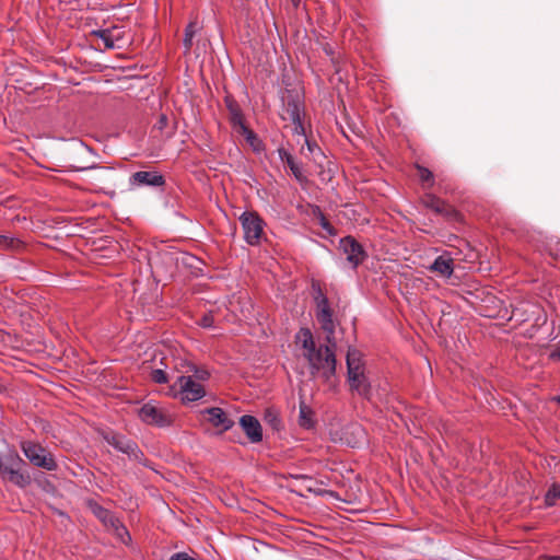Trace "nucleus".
<instances>
[{"instance_id":"f257e3e1","label":"nucleus","mask_w":560,"mask_h":560,"mask_svg":"<svg viewBox=\"0 0 560 560\" xmlns=\"http://www.w3.org/2000/svg\"><path fill=\"white\" fill-rule=\"evenodd\" d=\"M296 345H301L304 350L303 357L306 359L312 376H319L323 382L335 387L336 376V341L335 339L328 345L319 346L316 343L312 331L308 328H301L295 335Z\"/></svg>"},{"instance_id":"f03ea898","label":"nucleus","mask_w":560,"mask_h":560,"mask_svg":"<svg viewBox=\"0 0 560 560\" xmlns=\"http://www.w3.org/2000/svg\"><path fill=\"white\" fill-rule=\"evenodd\" d=\"M0 476L4 481H9L20 488H26L32 483L27 464L15 448H9L5 454H0Z\"/></svg>"},{"instance_id":"7ed1b4c3","label":"nucleus","mask_w":560,"mask_h":560,"mask_svg":"<svg viewBox=\"0 0 560 560\" xmlns=\"http://www.w3.org/2000/svg\"><path fill=\"white\" fill-rule=\"evenodd\" d=\"M312 294L316 304V319L320 324L322 329L326 332L327 342H330L334 340L335 335L334 312L318 281L312 282Z\"/></svg>"},{"instance_id":"20e7f679","label":"nucleus","mask_w":560,"mask_h":560,"mask_svg":"<svg viewBox=\"0 0 560 560\" xmlns=\"http://www.w3.org/2000/svg\"><path fill=\"white\" fill-rule=\"evenodd\" d=\"M102 436L115 450L126 454L129 459L138 462L144 467L150 466L144 453L135 441L115 432H103Z\"/></svg>"},{"instance_id":"39448f33","label":"nucleus","mask_w":560,"mask_h":560,"mask_svg":"<svg viewBox=\"0 0 560 560\" xmlns=\"http://www.w3.org/2000/svg\"><path fill=\"white\" fill-rule=\"evenodd\" d=\"M21 448L26 458L34 466L46 469L48 471H52L58 468L52 454L40 444L32 441H23L21 442Z\"/></svg>"},{"instance_id":"423d86ee","label":"nucleus","mask_w":560,"mask_h":560,"mask_svg":"<svg viewBox=\"0 0 560 560\" xmlns=\"http://www.w3.org/2000/svg\"><path fill=\"white\" fill-rule=\"evenodd\" d=\"M240 221L246 243L252 246L258 245L265 226L262 218L256 211H245L240 215Z\"/></svg>"},{"instance_id":"0eeeda50","label":"nucleus","mask_w":560,"mask_h":560,"mask_svg":"<svg viewBox=\"0 0 560 560\" xmlns=\"http://www.w3.org/2000/svg\"><path fill=\"white\" fill-rule=\"evenodd\" d=\"M89 508L92 513L106 526L112 528L115 534L121 538L122 542H126L124 537L128 540H131L130 534L127 530L126 526L120 522V520L109 510L105 509L101 504L95 501L89 502Z\"/></svg>"},{"instance_id":"6e6552de","label":"nucleus","mask_w":560,"mask_h":560,"mask_svg":"<svg viewBox=\"0 0 560 560\" xmlns=\"http://www.w3.org/2000/svg\"><path fill=\"white\" fill-rule=\"evenodd\" d=\"M421 203L427 209L432 210L434 213L442 215L447 222H462L463 215L452 205L447 203L440 197L433 194H424L421 197Z\"/></svg>"},{"instance_id":"1a4fd4ad","label":"nucleus","mask_w":560,"mask_h":560,"mask_svg":"<svg viewBox=\"0 0 560 560\" xmlns=\"http://www.w3.org/2000/svg\"><path fill=\"white\" fill-rule=\"evenodd\" d=\"M175 386L178 387V394L183 402L197 401L206 395L203 385L196 382L191 375L178 376Z\"/></svg>"},{"instance_id":"9d476101","label":"nucleus","mask_w":560,"mask_h":560,"mask_svg":"<svg viewBox=\"0 0 560 560\" xmlns=\"http://www.w3.org/2000/svg\"><path fill=\"white\" fill-rule=\"evenodd\" d=\"M339 248L346 255L347 260L353 268L361 265L368 257L363 246L351 235L340 240Z\"/></svg>"},{"instance_id":"9b49d317","label":"nucleus","mask_w":560,"mask_h":560,"mask_svg":"<svg viewBox=\"0 0 560 560\" xmlns=\"http://www.w3.org/2000/svg\"><path fill=\"white\" fill-rule=\"evenodd\" d=\"M138 416L144 423L149 425H156L160 428L168 427L172 424V418L162 409L152 404H144L139 410Z\"/></svg>"},{"instance_id":"f8f14e48","label":"nucleus","mask_w":560,"mask_h":560,"mask_svg":"<svg viewBox=\"0 0 560 560\" xmlns=\"http://www.w3.org/2000/svg\"><path fill=\"white\" fill-rule=\"evenodd\" d=\"M282 101L284 108V115H282V119L298 121L299 118L302 117L301 115L304 109V103L300 94L295 91L287 90Z\"/></svg>"},{"instance_id":"ddd939ff","label":"nucleus","mask_w":560,"mask_h":560,"mask_svg":"<svg viewBox=\"0 0 560 560\" xmlns=\"http://www.w3.org/2000/svg\"><path fill=\"white\" fill-rule=\"evenodd\" d=\"M131 186H153L161 187L165 185V177L158 171H138L130 176Z\"/></svg>"},{"instance_id":"4468645a","label":"nucleus","mask_w":560,"mask_h":560,"mask_svg":"<svg viewBox=\"0 0 560 560\" xmlns=\"http://www.w3.org/2000/svg\"><path fill=\"white\" fill-rule=\"evenodd\" d=\"M240 425L250 443H260L262 441V428L258 419L250 415H244L240 418Z\"/></svg>"},{"instance_id":"2eb2a0df","label":"nucleus","mask_w":560,"mask_h":560,"mask_svg":"<svg viewBox=\"0 0 560 560\" xmlns=\"http://www.w3.org/2000/svg\"><path fill=\"white\" fill-rule=\"evenodd\" d=\"M224 104L229 112V121L232 128L237 131L242 126H246L245 116L238 102L231 95L228 94L224 97Z\"/></svg>"},{"instance_id":"dca6fc26","label":"nucleus","mask_w":560,"mask_h":560,"mask_svg":"<svg viewBox=\"0 0 560 560\" xmlns=\"http://www.w3.org/2000/svg\"><path fill=\"white\" fill-rule=\"evenodd\" d=\"M203 413L208 415L207 420L215 428H220L221 432L230 430L234 425V421L230 419L226 412L219 407L207 408Z\"/></svg>"},{"instance_id":"f3484780","label":"nucleus","mask_w":560,"mask_h":560,"mask_svg":"<svg viewBox=\"0 0 560 560\" xmlns=\"http://www.w3.org/2000/svg\"><path fill=\"white\" fill-rule=\"evenodd\" d=\"M351 393L370 400L372 396V386L365 374L359 376H350L347 378Z\"/></svg>"},{"instance_id":"a211bd4d","label":"nucleus","mask_w":560,"mask_h":560,"mask_svg":"<svg viewBox=\"0 0 560 560\" xmlns=\"http://www.w3.org/2000/svg\"><path fill=\"white\" fill-rule=\"evenodd\" d=\"M347 363V378L350 376H359L365 374L364 362L362 353L355 348H349L346 357Z\"/></svg>"},{"instance_id":"6ab92c4d","label":"nucleus","mask_w":560,"mask_h":560,"mask_svg":"<svg viewBox=\"0 0 560 560\" xmlns=\"http://www.w3.org/2000/svg\"><path fill=\"white\" fill-rule=\"evenodd\" d=\"M278 154H279L280 160L288 165L292 175L295 177V179L300 184L303 185L308 182L307 177L304 175V173L302 171V167L300 166V164L295 161V159L289 151H287L284 148H279Z\"/></svg>"},{"instance_id":"aec40b11","label":"nucleus","mask_w":560,"mask_h":560,"mask_svg":"<svg viewBox=\"0 0 560 560\" xmlns=\"http://www.w3.org/2000/svg\"><path fill=\"white\" fill-rule=\"evenodd\" d=\"M429 270L444 278H450L454 271V259L448 254L440 255L429 267Z\"/></svg>"},{"instance_id":"412c9836","label":"nucleus","mask_w":560,"mask_h":560,"mask_svg":"<svg viewBox=\"0 0 560 560\" xmlns=\"http://www.w3.org/2000/svg\"><path fill=\"white\" fill-rule=\"evenodd\" d=\"M236 132L245 138L247 144L253 149L254 152L260 153L265 150V144L262 140L247 125L242 126V128L238 129Z\"/></svg>"},{"instance_id":"4be33fe9","label":"nucleus","mask_w":560,"mask_h":560,"mask_svg":"<svg viewBox=\"0 0 560 560\" xmlns=\"http://www.w3.org/2000/svg\"><path fill=\"white\" fill-rule=\"evenodd\" d=\"M299 425L303 429H312L316 424L314 411L304 401L300 402Z\"/></svg>"},{"instance_id":"5701e85b","label":"nucleus","mask_w":560,"mask_h":560,"mask_svg":"<svg viewBox=\"0 0 560 560\" xmlns=\"http://www.w3.org/2000/svg\"><path fill=\"white\" fill-rule=\"evenodd\" d=\"M180 366L185 369V373H192V378L195 377L198 381H207L210 377V373L207 370L200 369L191 362L183 361Z\"/></svg>"},{"instance_id":"b1692460","label":"nucleus","mask_w":560,"mask_h":560,"mask_svg":"<svg viewBox=\"0 0 560 560\" xmlns=\"http://www.w3.org/2000/svg\"><path fill=\"white\" fill-rule=\"evenodd\" d=\"M264 421L273 431H280L281 428H282V421L280 419L279 412L276 409H273V408H267L265 410Z\"/></svg>"},{"instance_id":"393cba45","label":"nucleus","mask_w":560,"mask_h":560,"mask_svg":"<svg viewBox=\"0 0 560 560\" xmlns=\"http://www.w3.org/2000/svg\"><path fill=\"white\" fill-rule=\"evenodd\" d=\"M198 31V23L197 21H191L187 24L185 27V34L183 44L185 47V54L189 52L192 47V39Z\"/></svg>"},{"instance_id":"a878e982","label":"nucleus","mask_w":560,"mask_h":560,"mask_svg":"<svg viewBox=\"0 0 560 560\" xmlns=\"http://www.w3.org/2000/svg\"><path fill=\"white\" fill-rule=\"evenodd\" d=\"M91 34L102 39L106 49H114L118 47L116 44H114L112 32L108 31V28L95 30Z\"/></svg>"},{"instance_id":"bb28decb","label":"nucleus","mask_w":560,"mask_h":560,"mask_svg":"<svg viewBox=\"0 0 560 560\" xmlns=\"http://www.w3.org/2000/svg\"><path fill=\"white\" fill-rule=\"evenodd\" d=\"M560 500V483H553L545 494V504L553 506Z\"/></svg>"},{"instance_id":"cd10ccee","label":"nucleus","mask_w":560,"mask_h":560,"mask_svg":"<svg viewBox=\"0 0 560 560\" xmlns=\"http://www.w3.org/2000/svg\"><path fill=\"white\" fill-rule=\"evenodd\" d=\"M416 168L420 182L422 184H429V187H432L434 184L433 173L429 168L419 164L416 165Z\"/></svg>"},{"instance_id":"c85d7f7f","label":"nucleus","mask_w":560,"mask_h":560,"mask_svg":"<svg viewBox=\"0 0 560 560\" xmlns=\"http://www.w3.org/2000/svg\"><path fill=\"white\" fill-rule=\"evenodd\" d=\"M304 142L306 144V148H307V151H308L311 158L314 161H317L318 156L324 155L322 149L318 147V144L315 141H312L307 137H305Z\"/></svg>"},{"instance_id":"c756f323","label":"nucleus","mask_w":560,"mask_h":560,"mask_svg":"<svg viewBox=\"0 0 560 560\" xmlns=\"http://www.w3.org/2000/svg\"><path fill=\"white\" fill-rule=\"evenodd\" d=\"M0 245L5 248H20L23 246V243L19 238L0 235Z\"/></svg>"},{"instance_id":"7c9ffc66","label":"nucleus","mask_w":560,"mask_h":560,"mask_svg":"<svg viewBox=\"0 0 560 560\" xmlns=\"http://www.w3.org/2000/svg\"><path fill=\"white\" fill-rule=\"evenodd\" d=\"M151 380L156 383V384H165L168 382V377H167V374L164 370L162 369H155V370H152L151 374Z\"/></svg>"},{"instance_id":"2f4dec72","label":"nucleus","mask_w":560,"mask_h":560,"mask_svg":"<svg viewBox=\"0 0 560 560\" xmlns=\"http://www.w3.org/2000/svg\"><path fill=\"white\" fill-rule=\"evenodd\" d=\"M168 127V118L165 114H161L154 124V129L159 130L160 132H164Z\"/></svg>"},{"instance_id":"473e14b6","label":"nucleus","mask_w":560,"mask_h":560,"mask_svg":"<svg viewBox=\"0 0 560 560\" xmlns=\"http://www.w3.org/2000/svg\"><path fill=\"white\" fill-rule=\"evenodd\" d=\"M292 122L294 125V128H293L294 133L305 138L306 137L305 136V128H304V125H303V121H302V117H300L298 121H292Z\"/></svg>"},{"instance_id":"72a5a7b5","label":"nucleus","mask_w":560,"mask_h":560,"mask_svg":"<svg viewBox=\"0 0 560 560\" xmlns=\"http://www.w3.org/2000/svg\"><path fill=\"white\" fill-rule=\"evenodd\" d=\"M98 167L96 164H82V165H69V171L72 172H82L86 170H92Z\"/></svg>"},{"instance_id":"f704fd0d","label":"nucleus","mask_w":560,"mask_h":560,"mask_svg":"<svg viewBox=\"0 0 560 560\" xmlns=\"http://www.w3.org/2000/svg\"><path fill=\"white\" fill-rule=\"evenodd\" d=\"M199 325L203 328H209V327H212L213 325V317L212 315L210 314H205L200 320H199Z\"/></svg>"},{"instance_id":"c9c22d12","label":"nucleus","mask_w":560,"mask_h":560,"mask_svg":"<svg viewBox=\"0 0 560 560\" xmlns=\"http://www.w3.org/2000/svg\"><path fill=\"white\" fill-rule=\"evenodd\" d=\"M108 31L112 32L114 44H116V42L122 39V32L120 31L119 27H117V26L108 27Z\"/></svg>"},{"instance_id":"e433bc0d","label":"nucleus","mask_w":560,"mask_h":560,"mask_svg":"<svg viewBox=\"0 0 560 560\" xmlns=\"http://www.w3.org/2000/svg\"><path fill=\"white\" fill-rule=\"evenodd\" d=\"M320 225L322 228L327 231L330 235H334L335 234V229L334 226L327 221V219L322 215V220H320Z\"/></svg>"},{"instance_id":"4c0bfd02","label":"nucleus","mask_w":560,"mask_h":560,"mask_svg":"<svg viewBox=\"0 0 560 560\" xmlns=\"http://www.w3.org/2000/svg\"><path fill=\"white\" fill-rule=\"evenodd\" d=\"M170 560H196L186 552H176L171 556Z\"/></svg>"},{"instance_id":"58836bf2","label":"nucleus","mask_w":560,"mask_h":560,"mask_svg":"<svg viewBox=\"0 0 560 560\" xmlns=\"http://www.w3.org/2000/svg\"><path fill=\"white\" fill-rule=\"evenodd\" d=\"M537 560H560V556L542 555V556H539Z\"/></svg>"},{"instance_id":"ea45409f","label":"nucleus","mask_w":560,"mask_h":560,"mask_svg":"<svg viewBox=\"0 0 560 560\" xmlns=\"http://www.w3.org/2000/svg\"><path fill=\"white\" fill-rule=\"evenodd\" d=\"M550 359L560 361V347L550 353Z\"/></svg>"},{"instance_id":"a19ab883","label":"nucleus","mask_w":560,"mask_h":560,"mask_svg":"<svg viewBox=\"0 0 560 560\" xmlns=\"http://www.w3.org/2000/svg\"><path fill=\"white\" fill-rule=\"evenodd\" d=\"M292 478L312 481L313 478L307 475H291Z\"/></svg>"},{"instance_id":"79ce46f5","label":"nucleus","mask_w":560,"mask_h":560,"mask_svg":"<svg viewBox=\"0 0 560 560\" xmlns=\"http://www.w3.org/2000/svg\"><path fill=\"white\" fill-rule=\"evenodd\" d=\"M79 150H80L81 152H89V151H90L89 147H85V145H83V144H80Z\"/></svg>"},{"instance_id":"37998d69","label":"nucleus","mask_w":560,"mask_h":560,"mask_svg":"<svg viewBox=\"0 0 560 560\" xmlns=\"http://www.w3.org/2000/svg\"><path fill=\"white\" fill-rule=\"evenodd\" d=\"M292 2V4L298 8L301 3V0H290Z\"/></svg>"},{"instance_id":"c03bdc74","label":"nucleus","mask_w":560,"mask_h":560,"mask_svg":"<svg viewBox=\"0 0 560 560\" xmlns=\"http://www.w3.org/2000/svg\"><path fill=\"white\" fill-rule=\"evenodd\" d=\"M560 405V395L553 398Z\"/></svg>"},{"instance_id":"a18cd8bd","label":"nucleus","mask_w":560,"mask_h":560,"mask_svg":"<svg viewBox=\"0 0 560 560\" xmlns=\"http://www.w3.org/2000/svg\"><path fill=\"white\" fill-rule=\"evenodd\" d=\"M341 131H342V135H343L345 137L349 138V137H348V135H346V131H343L342 129H341Z\"/></svg>"},{"instance_id":"49530a36","label":"nucleus","mask_w":560,"mask_h":560,"mask_svg":"<svg viewBox=\"0 0 560 560\" xmlns=\"http://www.w3.org/2000/svg\"><path fill=\"white\" fill-rule=\"evenodd\" d=\"M172 133H173L172 131H168V132L166 133V136H167V137H171V136H172Z\"/></svg>"},{"instance_id":"de8ad7c7","label":"nucleus","mask_w":560,"mask_h":560,"mask_svg":"<svg viewBox=\"0 0 560 560\" xmlns=\"http://www.w3.org/2000/svg\"><path fill=\"white\" fill-rule=\"evenodd\" d=\"M306 489H307V491H310V492H311V491H313L312 487H307Z\"/></svg>"}]
</instances>
